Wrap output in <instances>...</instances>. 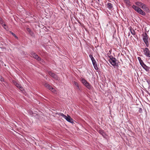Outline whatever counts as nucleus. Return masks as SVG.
Here are the masks:
<instances>
[{"instance_id": "f257e3e1", "label": "nucleus", "mask_w": 150, "mask_h": 150, "mask_svg": "<svg viewBox=\"0 0 150 150\" xmlns=\"http://www.w3.org/2000/svg\"><path fill=\"white\" fill-rule=\"evenodd\" d=\"M136 4L139 6L141 7L144 11L148 12H149V8L145 4L143 3H142L138 1L136 2Z\"/></svg>"}, {"instance_id": "f03ea898", "label": "nucleus", "mask_w": 150, "mask_h": 150, "mask_svg": "<svg viewBox=\"0 0 150 150\" xmlns=\"http://www.w3.org/2000/svg\"><path fill=\"white\" fill-rule=\"evenodd\" d=\"M81 81L83 84L88 89H91L92 87L91 85L89 84L86 80L84 79H82L81 80Z\"/></svg>"}, {"instance_id": "7ed1b4c3", "label": "nucleus", "mask_w": 150, "mask_h": 150, "mask_svg": "<svg viewBox=\"0 0 150 150\" xmlns=\"http://www.w3.org/2000/svg\"><path fill=\"white\" fill-rule=\"evenodd\" d=\"M142 35L143 36V39L146 46L148 47L149 46L148 35L146 33L143 34Z\"/></svg>"}, {"instance_id": "20e7f679", "label": "nucleus", "mask_w": 150, "mask_h": 150, "mask_svg": "<svg viewBox=\"0 0 150 150\" xmlns=\"http://www.w3.org/2000/svg\"><path fill=\"white\" fill-rule=\"evenodd\" d=\"M116 59L115 58L112 57L110 58L109 60V62L113 66H117V64L116 63Z\"/></svg>"}, {"instance_id": "39448f33", "label": "nucleus", "mask_w": 150, "mask_h": 150, "mask_svg": "<svg viewBox=\"0 0 150 150\" xmlns=\"http://www.w3.org/2000/svg\"><path fill=\"white\" fill-rule=\"evenodd\" d=\"M144 54L148 57L150 58V52L149 49L147 48H143Z\"/></svg>"}, {"instance_id": "423d86ee", "label": "nucleus", "mask_w": 150, "mask_h": 150, "mask_svg": "<svg viewBox=\"0 0 150 150\" xmlns=\"http://www.w3.org/2000/svg\"><path fill=\"white\" fill-rule=\"evenodd\" d=\"M45 87H47V88L49 89V90L51 91L54 93H55L56 91L49 84L46 83L45 84Z\"/></svg>"}, {"instance_id": "0eeeda50", "label": "nucleus", "mask_w": 150, "mask_h": 150, "mask_svg": "<svg viewBox=\"0 0 150 150\" xmlns=\"http://www.w3.org/2000/svg\"><path fill=\"white\" fill-rule=\"evenodd\" d=\"M31 54L35 59H36L38 61H39L41 60V58L40 57L38 56V55L36 54L34 52H31Z\"/></svg>"}, {"instance_id": "6e6552de", "label": "nucleus", "mask_w": 150, "mask_h": 150, "mask_svg": "<svg viewBox=\"0 0 150 150\" xmlns=\"http://www.w3.org/2000/svg\"><path fill=\"white\" fill-rule=\"evenodd\" d=\"M64 118L68 122L70 123H73L74 122L73 119L69 115H67V116H66V117H65Z\"/></svg>"}, {"instance_id": "1a4fd4ad", "label": "nucleus", "mask_w": 150, "mask_h": 150, "mask_svg": "<svg viewBox=\"0 0 150 150\" xmlns=\"http://www.w3.org/2000/svg\"><path fill=\"white\" fill-rule=\"evenodd\" d=\"M48 74H49L53 78L55 79H58V77L57 76V75H56L55 74L53 73L51 71H48Z\"/></svg>"}, {"instance_id": "9d476101", "label": "nucleus", "mask_w": 150, "mask_h": 150, "mask_svg": "<svg viewBox=\"0 0 150 150\" xmlns=\"http://www.w3.org/2000/svg\"><path fill=\"white\" fill-rule=\"evenodd\" d=\"M14 83L16 86L17 88H19L21 91H22L23 90V87L21 86L20 84L16 83V82H14Z\"/></svg>"}, {"instance_id": "9b49d317", "label": "nucleus", "mask_w": 150, "mask_h": 150, "mask_svg": "<svg viewBox=\"0 0 150 150\" xmlns=\"http://www.w3.org/2000/svg\"><path fill=\"white\" fill-rule=\"evenodd\" d=\"M142 66L146 71H147L149 70V67L146 66L144 63H142Z\"/></svg>"}, {"instance_id": "f8f14e48", "label": "nucleus", "mask_w": 150, "mask_h": 150, "mask_svg": "<svg viewBox=\"0 0 150 150\" xmlns=\"http://www.w3.org/2000/svg\"><path fill=\"white\" fill-rule=\"evenodd\" d=\"M98 132L100 134L102 135L103 137H105L106 135L103 131L102 130H98Z\"/></svg>"}, {"instance_id": "ddd939ff", "label": "nucleus", "mask_w": 150, "mask_h": 150, "mask_svg": "<svg viewBox=\"0 0 150 150\" xmlns=\"http://www.w3.org/2000/svg\"><path fill=\"white\" fill-rule=\"evenodd\" d=\"M139 11H138V13L143 16L145 15L146 13L144 11L141 9H139Z\"/></svg>"}, {"instance_id": "4468645a", "label": "nucleus", "mask_w": 150, "mask_h": 150, "mask_svg": "<svg viewBox=\"0 0 150 150\" xmlns=\"http://www.w3.org/2000/svg\"><path fill=\"white\" fill-rule=\"evenodd\" d=\"M132 8L137 12H138V11H139V9H140L139 7L137 6H136L134 5H133Z\"/></svg>"}, {"instance_id": "2eb2a0df", "label": "nucleus", "mask_w": 150, "mask_h": 150, "mask_svg": "<svg viewBox=\"0 0 150 150\" xmlns=\"http://www.w3.org/2000/svg\"><path fill=\"white\" fill-rule=\"evenodd\" d=\"M129 30L130 31V32L132 34V35H134L135 34V32L134 31V30L133 29V28H131V27H130L129 28Z\"/></svg>"}, {"instance_id": "dca6fc26", "label": "nucleus", "mask_w": 150, "mask_h": 150, "mask_svg": "<svg viewBox=\"0 0 150 150\" xmlns=\"http://www.w3.org/2000/svg\"><path fill=\"white\" fill-rule=\"evenodd\" d=\"M124 2L127 6H130L131 5V3L130 1H124Z\"/></svg>"}, {"instance_id": "f3484780", "label": "nucleus", "mask_w": 150, "mask_h": 150, "mask_svg": "<svg viewBox=\"0 0 150 150\" xmlns=\"http://www.w3.org/2000/svg\"><path fill=\"white\" fill-rule=\"evenodd\" d=\"M74 85L76 86V88L78 90H80L79 86V85H78V83L75 81H74Z\"/></svg>"}, {"instance_id": "a211bd4d", "label": "nucleus", "mask_w": 150, "mask_h": 150, "mask_svg": "<svg viewBox=\"0 0 150 150\" xmlns=\"http://www.w3.org/2000/svg\"><path fill=\"white\" fill-rule=\"evenodd\" d=\"M112 4L110 3H108L107 4V7L109 8H112Z\"/></svg>"}, {"instance_id": "6ab92c4d", "label": "nucleus", "mask_w": 150, "mask_h": 150, "mask_svg": "<svg viewBox=\"0 0 150 150\" xmlns=\"http://www.w3.org/2000/svg\"><path fill=\"white\" fill-rule=\"evenodd\" d=\"M94 67V68H95V69L96 70H98V66L97 65V64H94L93 65Z\"/></svg>"}, {"instance_id": "aec40b11", "label": "nucleus", "mask_w": 150, "mask_h": 150, "mask_svg": "<svg viewBox=\"0 0 150 150\" xmlns=\"http://www.w3.org/2000/svg\"><path fill=\"white\" fill-rule=\"evenodd\" d=\"M58 115H59L62 116L64 118L65 117H66V116L64 115L63 113H59L58 114Z\"/></svg>"}, {"instance_id": "412c9836", "label": "nucleus", "mask_w": 150, "mask_h": 150, "mask_svg": "<svg viewBox=\"0 0 150 150\" xmlns=\"http://www.w3.org/2000/svg\"><path fill=\"white\" fill-rule=\"evenodd\" d=\"M0 23L2 25L5 29L6 28L4 27L6 26V25L5 23L3 22V21H2V22H0Z\"/></svg>"}, {"instance_id": "4be33fe9", "label": "nucleus", "mask_w": 150, "mask_h": 150, "mask_svg": "<svg viewBox=\"0 0 150 150\" xmlns=\"http://www.w3.org/2000/svg\"><path fill=\"white\" fill-rule=\"evenodd\" d=\"M10 33L12 34V35H13L15 38H18V37H17L16 35L14 33H13L11 31H10Z\"/></svg>"}, {"instance_id": "5701e85b", "label": "nucleus", "mask_w": 150, "mask_h": 150, "mask_svg": "<svg viewBox=\"0 0 150 150\" xmlns=\"http://www.w3.org/2000/svg\"><path fill=\"white\" fill-rule=\"evenodd\" d=\"M93 65L97 64L96 62L95 59H93L92 61Z\"/></svg>"}, {"instance_id": "b1692460", "label": "nucleus", "mask_w": 150, "mask_h": 150, "mask_svg": "<svg viewBox=\"0 0 150 150\" xmlns=\"http://www.w3.org/2000/svg\"><path fill=\"white\" fill-rule=\"evenodd\" d=\"M89 57L91 58V61L93 60V59H94V58L91 55H89Z\"/></svg>"}, {"instance_id": "393cba45", "label": "nucleus", "mask_w": 150, "mask_h": 150, "mask_svg": "<svg viewBox=\"0 0 150 150\" xmlns=\"http://www.w3.org/2000/svg\"><path fill=\"white\" fill-rule=\"evenodd\" d=\"M146 81L149 85H150V80L149 79H147Z\"/></svg>"}, {"instance_id": "a878e982", "label": "nucleus", "mask_w": 150, "mask_h": 150, "mask_svg": "<svg viewBox=\"0 0 150 150\" xmlns=\"http://www.w3.org/2000/svg\"><path fill=\"white\" fill-rule=\"evenodd\" d=\"M39 61H40V62L41 63H43L44 62V61L42 59H41V60H39Z\"/></svg>"}, {"instance_id": "bb28decb", "label": "nucleus", "mask_w": 150, "mask_h": 150, "mask_svg": "<svg viewBox=\"0 0 150 150\" xmlns=\"http://www.w3.org/2000/svg\"><path fill=\"white\" fill-rule=\"evenodd\" d=\"M139 62L141 65L142 66V63H144L142 61V60H141V61H140Z\"/></svg>"}, {"instance_id": "cd10ccee", "label": "nucleus", "mask_w": 150, "mask_h": 150, "mask_svg": "<svg viewBox=\"0 0 150 150\" xmlns=\"http://www.w3.org/2000/svg\"><path fill=\"white\" fill-rule=\"evenodd\" d=\"M27 31H28V32H30V28H27Z\"/></svg>"}, {"instance_id": "c85d7f7f", "label": "nucleus", "mask_w": 150, "mask_h": 150, "mask_svg": "<svg viewBox=\"0 0 150 150\" xmlns=\"http://www.w3.org/2000/svg\"><path fill=\"white\" fill-rule=\"evenodd\" d=\"M142 111V109L141 108H140L139 110V112H141Z\"/></svg>"}, {"instance_id": "c756f323", "label": "nucleus", "mask_w": 150, "mask_h": 150, "mask_svg": "<svg viewBox=\"0 0 150 150\" xmlns=\"http://www.w3.org/2000/svg\"><path fill=\"white\" fill-rule=\"evenodd\" d=\"M138 59L139 60V61H141V58L140 57H138Z\"/></svg>"}]
</instances>
